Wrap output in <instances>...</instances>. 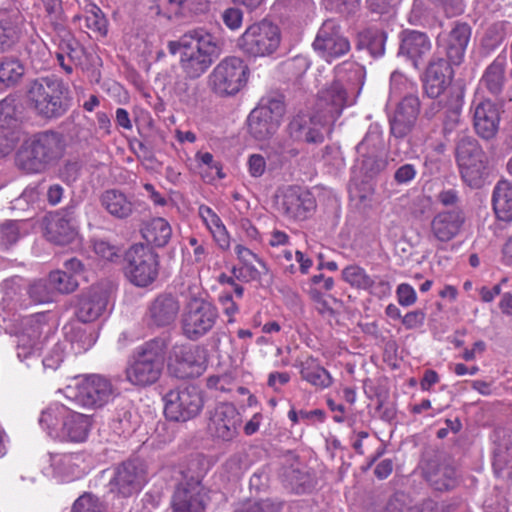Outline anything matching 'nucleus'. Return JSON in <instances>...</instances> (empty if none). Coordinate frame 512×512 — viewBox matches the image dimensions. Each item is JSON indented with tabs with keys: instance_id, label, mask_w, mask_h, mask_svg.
Returning <instances> with one entry per match:
<instances>
[{
	"instance_id": "338daca9",
	"label": "nucleus",
	"mask_w": 512,
	"mask_h": 512,
	"mask_svg": "<svg viewBox=\"0 0 512 512\" xmlns=\"http://www.w3.org/2000/svg\"><path fill=\"white\" fill-rule=\"evenodd\" d=\"M81 166L78 162L68 161L59 169V177L67 184L74 183L80 176Z\"/></svg>"
},
{
	"instance_id": "f03ea898",
	"label": "nucleus",
	"mask_w": 512,
	"mask_h": 512,
	"mask_svg": "<svg viewBox=\"0 0 512 512\" xmlns=\"http://www.w3.org/2000/svg\"><path fill=\"white\" fill-rule=\"evenodd\" d=\"M170 54L180 52V67L189 79H197L207 72L222 52L219 39L204 27L186 31L178 40L169 41Z\"/></svg>"
},
{
	"instance_id": "ddd939ff",
	"label": "nucleus",
	"mask_w": 512,
	"mask_h": 512,
	"mask_svg": "<svg viewBox=\"0 0 512 512\" xmlns=\"http://www.w3.org/2000/svg\"><path fill=\"white\" fill-rule=\"evenodd\" d=\"M279 44V29L268 21L250 25L238 39L239 49L250 57L271 55Z\"/></svg>"
},
{
	"instance_id": "5fc2aeb1",
	"label": "nucleus",
	"mask_w": 512,
	"mask_h": 512,
	"mask_svg": "<svg viewBox=\"0 0 512 512\" xmlns=\"http://www.w3.org/2000/svg\"><path fill=\"white\" fill-rule=\"evenodd\" d=\"M282 508V502L266 498L256 501H249L245 503L241 508V512H279Z\"/></svg>"
},
{
	"instance_id": "c85d7f7f",
	"label": "nucleus",
	"mask_w": 512,
	"mask_h": 512,
	"mask_svg": "<svg viewBox=\"0 0 512 512\" xmlns=\"http://www.w3.org/2000/svg\"><path fill=\"white\" fill-rule=\"evenodd\" d=\"M465 223L464 213L452 209L437 213L430 223L431 234L435 240L446 243L454 239Z\"/></svg>"
},
{
	"instance_id": "a19ab883",
	"label": "nucleus",
	"mask_w": 512,
	"mask_h": 512,
	"mask_svg": "<svg viewBox=\"0 0 512 512\" xmlns=\"http://www.w3.org/2000/svg\"><path fill=\"white\" fill-rule=\"evenodd\" d=\"M24 73V65L17 58L6 57L0 62V82L6 86L16 85Z\"/></svg>"
},
{
	"instance_id": "bb28decb",
	"label": "nucleus",
	"mask_w": 512,
	"mask_h": 512,
	"mask_svg": "<svg viewBox=\"0 0 512 512\" xmlns=\"http://www.w3.org/2000/svg\"><path fill=\"white\" fill-rule=\"evenodd\" d=\"M471 112L476 133L486 140L493 138L499 129L500 123L498 106L490 100H482L473 103Z\"/></svg>"
},
{
	"instance_id": "9b49d317",
	"label": "nucleus",
	"mask_w": 512,
	"mask_h": 512,
	"mask_svg": "<svg viewBox=\"0 0 512 512\" xmlns=\"http://www.w3.org/2000/svg\"><path fill=\"white\" fill-rule=\"evenodd\" d=\"M249 68L239 57L222 59L208 76L209 88L220 97L234 96L247 84Z\"/></svg>"
},
{
	"instance_id": "864d4df0",
	"label": "nucleus",
	"mask_w": 512,
	"mask_h": 512,
	"mask_svg": "<svg viewBox=\"0 0 512 512\" xmlns=\"http://www.w3.org/2000/svg\"><path fill=\"white\" fill-rule=\"evenodd\" d=\"M21 237L20 223L17 221H6L0 225V246L9 247L15 244Z\"/></svg>"
},
{
	"instance_id": "473e14b6",
	"label": "nucleus",
	"mask_w": 512,
	"mask_h": 512,
	"mask_svg": "<svg viewBox=\"0 0 512 512\" xmlns=\"http://www.w3.org/2000/svg\"><path fill=\"white\" fill-rule=\"evenodd\" d=\"M295 367L299 369L301 379L317 390L327 389L333 384L331 374L313 356L298 360Z\"/></svg>"
},
{
	"instance_id": "49530a36",
	"label": "nucleus",
	"mask_w": 512,
	"mask_h": 512,
	"mask_svg": "<svg viewBox=\"0 0 512 512\" xmlns=\"http://www.w3.org/2000/svg\"><path fill=\"white\" fill-rule=\"evenodd\" d=\"M67 337L76 353L89 350L96 342L94 333L82 327H72L67 333Z\"/></svg>"
},
{
	"instance_id": "e2e57ef3",
	"label": "nucleus",
	"mask_w": 512,
	"mask_h": 512,
	"mask_svg": "<svg viewBox=\"0 0 512 512\" xmlns=\"http://www.w3.org/2000/svg\"><path fill=\"white\" fill-rule=\"evenodd\" d=\"M188 243L193 248L192 262L195 264L204 263L209 255L207 242L196 236H191L188 238Z\"/></svg>"
},
{
	"instance_id": "423d86ee",
	"label": "nucleus",
	"mask_w": 512,
	"mask_h": 512,
	"mask_svg": "<svg viewBox=\"0 0 512 512\" xmlns=\"http://www.w3.org/2000/svg\"><path fill=\"white\" fill-rule=\"evenodd\" d=\"M169 344L170 336L163 334L138 347L126 367V380L138 387L156 383L162 375Z\"/></svg>"
},
{
	"instance_id": "9d476101",
	"label": "nucleus",
	"mask_w": 512,
	"mask_h": 512,
	"mask_svg": "<svg viewBox=\"0 0 512 512\" xmlns=\"http://www.w3.org/2000/svg\"><path fill=\"white\" fill-rule=\"evenodd\" d=\"M66 398L84 409L96 410L107 405L115 396V388L104 376L92 374L76 379L64 390Z\"/></svg>"
},
{
	"instance_id": "cd10ccee",
	"label": "nucleus",
	"mask_w": 512,
	"mask_h": 512,
	"mask_svg": "<svg viewBox=\"0 0 512 512\" xmlns=\"http://www.w3.org/2000/svg\"><path fill=\"white\" fill-rule=\"evenodd\" d=\"M471 36V28L466 23H456L447 35H439L438 45L453 65H460L464 60L465 51Z\"/></svg>"
},
{
	"instance_id": "603ef678",
	"label": "nucleus",
	"mask_w": 512,
	"mask_h": 512,
	"mask_svg": "<svg viewBox=\"0 0 512 512\" xmlns=\"http://www.w3.org/2000/svg\"><path fill=\"white\" fill-rule=\"evenodd\" d=\"M382 145L381 135L377 131H368L362 141L356 146L358 160L369 155L377 154Z\"/></svg>"
},
{
	"instance_id": "2f4dec72",
	"label": "nucleus",
	"mask_w": 512,
	"mask_h": 512,
	"mask_svg": "<svg viewBox=\"0 0 512 512\" xmlns=\"http://www.w3.org/2000/svg\"><path fill=\"white\" fill-rule=\"evenodd\" d=\"M100 204L110 216L119 220L131 217L136 209L133 198L119 189L105 190L100 196Z\"/></svg>"
},
{
	"instance_id": "a18cd8bd",
	"label": "nucleus",
	"mask_w": 512,
	"mask_h": 512,
	"mask_svg": "<svg viewBox=\"0 0 512 512\" xmlns=\"http://www.w3.org/2000/svg\"><path fill=\"white\" fill-rule=\"evenodd\" d=\"M58 50L66 55L71 63H81L83 48L71 33L64 31L59 40Z\"/></svg>"
},
{
	"instance_id": "f704fd0d",
	"label": "nucleus",
	"mask_w": 512,
	"mask_h": 512,
	"mask_svg": "<svg viewBox=\"0 0 512 512\" xmlns=\"http://www.w3.org/2000/svg\"><path fill=\"white\" fill-rule=\"evenodd\" d=\"M147 243L156 247H164L170 241L172 229L168 221L162 217L153 218L141 229Z\"/></svg>"
},
{
	"instance_id": "8fccbe9b",
	"label": "nucleus",
	"mask_w": 512,
	"mask_h": 512,
	"mask_svg": "<svg viewBox=\"0 0 512 512\" xmlns=\"http://www.w3.org/2000/svg\"><path fill=\"white\" fill-rule=\"evenodd\" d=\"M70 512H106V507L97 495L85 492L74 501Z\"/></svg>"
},
{
	"instance_id": "c756f323",
	"label": "nucleus",
	"mask_w": 512,
	"mask_h": 512,
	"mask_svg": "<svg viewBox=\"0 0 512 512\" xmlns=\"http://www.w3.org/2000/svg\"><path fill=\"white\" fill-rule=\"evenodd\" d=\"M180 311V303L172 294L162 293L148 305L147 316L157 327H167L175 322Z\"/></svg>"
},
{
	"instance_id": "0eeeda50",
	"label": "nucleus",
	"mask_w": 512,
	"mask_h": 512,
	"mask_svg": "<svg viewBox=\"0 0 512 512\" xmlns=\"http://www.w3.org/2000/svg\"><path fill=\"white\" fill-rule=\"evenodd\" d=\"M26 98L29 108L44 119L62 117L71 104L68 88L55 76L40 77L31 81Z\"/></svg>"
},
{
	"instance_id": "20e7f679",
	"label": "nucleus",
	"mask_w": 512,
	"mask_h": 512,
	"mask_svg": "<svg viewBox=\"0 0 512 512\" xmlns=\"http://www.w3.org/2000/svg\"><path fill=\"white\" fill-rule=\"evenodd\" d=\"M65 149V138L60 132H37L22 144L16 163L26 173H42L64 156Z\"/></svg>"
},
{
	"instance_id": "7c9ffc66",
	"label": "nucleus",
	"mask_w": 512,
	"mask_h": 512,
	"mask_svg": "<svg viewBox=\"0 0 512 512\" xmlns=\"http://www.w3.org/2000/svg\"><path fill=\"white\" fill-rule=\"evenodd\" d=\"M431 48L432 43L424 32L407 29L400 34L399 53L407 56L416 68L419 61L431 51Z\"/></svg>"
},
{
	"instance_id": "5701e85b",
	"label": "nucleus",
	"mask_w": 512,
	"mask_h": 512,
	"mask_svg": "<svg viewBox=\"0 0 512 512\" xmlns=\"http://www.w3.org/2000/svg\"><path fill=\"white\" fill-rule=\"evenodd\" d=\"M78 235V225L74 207H67L47 219V239L58 245L72 243Z\"/></svg>"
},
{
	"instance_id": "2eb2a0df",
	"label": "nucleus",
	"mask_w": 512,
	"mask_h": 512,
	"mask_svg": "<svg viewBox=\"0 0 512 512\" xmlns=\"http://www.w3.org/2000/svg\"><path fill=\"white\" fill-rule=\"evenodd\" d=\"M203 406V394L199 387L182 386L166 394L164 413L170 420L185 422L196 417Z\"/></svg>"
},
{
	"instance_id": "6ab92c4d",
	"label": "nucleus",
	"mask_w": 512,
	"mask_h": 512,
	"mask_svg": "<svg viewBox=\"0 0 512 512\" xmlns=\"http://www.w3.org/2000/svg\"><path fill=\"white\" fill-rule=\"evenodd\" d=\"M313 48L324 60L332 62L349 52L350 43L342 35L339 24L328 19L318 30Z\"/></svg>"
},
{
	"instance_id": "4468645a",
	"label": "nucleus",
	"mask_w": 512,
	"mask_h": 512,
	"mask_svg": "<svg viewBox=\"0 0 512 512\" xmlns=\"http://www.w3.org/2000/svg\"><path fill=\"white\" fill-rule=\"evenodd\" d=\"M206 368V349L200 345L175 344L168 357V370L178 379L200 376Z\"/></svg>"
},
{
	"instance_id": "79ce46f5",
	"label": "nucleus",
	"mask_w": 512,
	"mask_h": 512,
	"mask_svg": "<svg viewBox=\"0 0 512 512\" xmlns=\"http://www.w3.org/2000/svg\"><path fill=\"white\" fill-rule=\"evenodd\" d=\"M198 214L205 223L209 231L216 237L217 234L223 236V247H229V238L224 224L220 217L206 205H200L198 208Z\"/></svg>"
},
{
	"instance_id": "4c0bfd02",
	"label": "nucleus",
	"mask_w": 512,
	"mask_h": 512,
	"mask_svg": "<svg viewBox=\"0 0 512 512\" xmlns=\"http://www.w3.org/2000/svg\"><path fill=\"white\" fill-rule=\"evenodd\" d=\"M493 468L498 476L512 479V436L504 439L495 448Z\"/></svg>"
},
{
	"instance_id": "b1692460",
	"label": "nucleus",
	"mask_w": 512,
	"mask_h": 512,
	"mask_svg": "<svg viewBox=\"0 0 512 512\" xmlns=\"http://www.w3.org/2000/svg\"><path fill=\"white\" fill-rule=\"evenodd\" d=\"M314 207L315 203L311 195L296 186L285 189L278 201L280 213L284 217L295 221L307 219Z\"/></svg>"
},
{
	"instance_id": "f257e3e1",
	"label": "nucleus",
	"mask_w": 512,
	"mask_h": 512,
	"mask_svg": "<svg viewBox=\"0 0 512 512\" xmlns=\"http://www.w3.org/2000/svg\"><path fill=\"white\" fill-rule=\"evenodd\" d=\"M364 84V69L355 62L335 68L334 80L318 93L317 113L323 123H334L344 108L356 103Z\"/></svg>"
},
{
	"instance_id": "09e8293b",
	"label": "nucleus",
	"mask_w": 512,
	"mask_h": 512,
	"mask_svg": "<svg viewBox=\"0 0 512 512\" xmlns=\"http://www.w3.org/2000/svg\"><path fill=\"white\" fill-rule=\"evenodd\" d=\"M386 34L379 29L369 28L362 34V43L374 57L382 56L385 51Z\"/></svg>"
},
{
	"instance_id": "aec40b11",
	"label": "nucleus",
	"mask_w": 512,
	"mask_h": 512,
	"mask_svg": "<svg viewBox=\"0 0 512 512\" xmlns=\"http://www.w3.org/2000/svg\"><path fill=\"white\" fill-rule=\"evenodd\" d=\"M109 291L103 285H93L77 296L75 315L83 323L99 319L108 309Z\"/></svg>"
},
{
	"instance_id": "ea45409f",
	"label": "nucleus",
	"mask_w": 512,
	"mask_h": 512,
	"mask_svg": "<svg viewBox=\"0 0 512 512\" xmlns=\"http://www.w3.org/2000/svg\"><path fill=\"white\" fill-rule=\"evenodd\" d=\"M463 90L456 92L453 103L446 108L442 122V133L445 137L452 134L461 123V110L463 105Z\"/></svg>"
},
{
	"instance_id": "6e6552de",
	"label": "nucleus",
	"mask_w": 512,
	"mask_h": 512,
	"mask_svg": "<svg viewBox=\"0 0 512 512\" xmlns=\"http://www.w3.org/2000/svg\"><path fill=\"white\" fill-rule=\"evenodd\" d=\"M455 159L462 180L471 188H481L489 176V161L477 139L471 135H458Z\"/></svg>"
},
{
	"instance_id": "c03bdc74",
	"label": "nucleus",
	"mask_w": 512,
	"mask_h": 512,
	"mask_svg": "<svg viewBox=\"0 0 512 512\" xmlns=\"http://www.w3.org/2000/svg\"><path fill=\"white\" fill-rule=\"evenodd\" d=\"M48 279L56 294H69L74 292L78 287V281L75 277L66 271L56 270L49 274Z\"/></svg>"
},
{
	"instance_id": "3c124183",
	"label": "nucleus",
	"mask_w": 512,
	"mask_h": 512,
	"mask_svg": "<svg viewBox=\"0 0 512 512\" xmlns=\"http://www.w3.org/2000/svg\"><path fill=\"white\" fill-rule=\"evenodd\" d=\"M49 279H39L29 285L28 294L35 303H49L54 300L55 293L51 289Z\"/></svg>"
},
{
	"instance_id": "6e6d98bb",
	"label": "nucleus",
	"mask_w": 512,
	"mask_h": 512,
	"mask_svg": "<svg viewBox=\"0 0 512 512\" xmlns=\"http://www.w3.org/2000/svg\"><path fill=\"white\" fill-rule=\"evenodd\" d=\"M241 266H234L231 269V273L234 277L242 282L258 281L261 279L263 274H266L264 270L257 269L253 262L241 263Z\"/></svg>"
},
{
	"instance_id": "de8ad7c7",
	"label": "nucleus",
	"mask_w": 512,
	"mask_h": 512,
	"mask_svg": "<svg viewBox=\"0 0 512 512\" xmlns=\"http://www.w3.org/2000/svg\"><path fill=\"white\" fill-rule=\"evenodd\" d=\"M20 118V110L14 97H6L0 101V128L15 127Z\"/></svg>"
},
{
	"instance_id": "37998d69",
	"label": "nucleus",
	"mask_w": 512,
	"mask_h": 512,
	"mask_svg": "<svg viewBox=\"0 0 512 512\" xmlns=\"http://www.w3.org/2000/svg\"><path fill=\"white\" fill-rule=\"evenodd\" d=\"M342 278L351 287L365 290L372 284V276L366 270L356 264L348 265L342 270Z\"/></svg>"
},
{
	"instance_id": "dca6fc26",
	"label": "nucleus",
	"mask_w": 512,
	"mask_h": 512,
	"mask_svg": "<svg viewBox=\"0 0 512 512\" xmlns=\"http://www.w3.org/2000/svg\"><path fill=\"white\" fill-rule=\"evenodd\" d=\"M49 330L44 314H36L21 319L14 333L17 357L24 361L37 355L42 349L44 335Z\"/></svg>"
},
{
	"instance_id": "4d7b16f0",
	"label": "nucleus",
	"mask_w": 512,
	"mask_h": 512,
	"mask_svg": "<svg viewBox=\"0 0 512 512\" xmlns=\"http://www.w3.org/2000/svg\"><path fill=\"white\" fill-rule=\"evenodd\" d=\"M84 19L86 27L90 30L101 36L107 34V20L98 7L94 6Z\"/></svg>"
},
{
	"instance_id": "4be33fe9",
	"label": "nucleus",
	"mask_w": 512,
	"mask_h": 512,
	"mask_svg": "<svg viewBox=\"0 0 512 512\" xmlns=\"http://www.w3.org/2000/svg\"><path fill=\"white\" fill-rule=\"evenodd\" d=\"M241 422V415L233 404L219 403L210 412L208 429L213 436L231 441L237 436Z\"/></svg>"
},
{
	"instance_id": "a878e982",
	"label": "nucleus",
	"mask_w": 512,
	"mask_h": 512,
	"mask_svg": "<svg viewBox=\"0 0 512 512\" xmlns=\"http://www.w3.org/2000/svg\"><path fill=\"white\" fill-rule=\"evenodd\" d=\"M420 111V101L416 95H406L389 118L390 131L396 138L405 137L413 128Z\"/></svg>"
},
{
	"instance_id": "f8f14e48",
	"label": "nucleus",
	"mask_w": 512,
	"mask_h": 512,
	"mask_svg": "<svg viewBox=\"0 0 512 512\" xmlns=\"http://www.w3.org/2000/svg\"><path fill=\"white\" fill-rule=\"evenodd\" d=\"M125 260V274L135 286L147 287L157 279L159 256L151 247L135 244L126 252Z\"/></svg>"
},
{
	"instance_id": "7ed1b4c3",
	"label": "nucleus",
	"mask_w": 512,
	"mask_h": 512,
	"mask_svg": "<svg viewBox=\"0 0 512 512\" xmlns=\"http://www.w3.org/2000/svg\"><path fill=\"white\" fill-rule=\"evenodd\" d=\"M326 124L320 121V114L317 112L312 116L309 113L299 111L291 116L285 129L287 138L276 140L266 148L270 167H282L286 162L298 156L300 151L297 145L301 143H322L324 135L320 127Z\"/></svg>"
},
{
	"instance_id": "680f3d73",
	"label": "nucleus",
	"mask_w": 512,
	"mask_h": 512,
	"mask_svg": "<svg viewBox=\"0 0 512 512\" xmlns=\"http://www.w3.org/2000/svg\"><path fill=\"white\" fill-rule=\"evenodd\" d=\"M65 355V347L61 343H57L44 357L42 363L45 369L56 370L62 363Z\"/></svg>"
},
{
	"instance_id": "bf43d9fd",
	"label": "nucleus",
	"mask_w": 512,
	"mask_h": 512,
	"mask_svg": "<svg viewBox=\"0 0 512 512\" xmlns=\"http://www.w3.org/2000/svg\"><path fill=\"white\" fill-rule=\"evenodd\" d=\"M326 8L342 15H350L357 11L359 0H323Z\"/></svg>"
},
{
	"instance_id": "69168bd1",
	"label": "nucleus",
	"mask_w": 512,
	"mask_h": 512,
	"mask_svg": "<svg viewBox=\"0 0 512 512\" xmlns=\"http://www.w3.org/2000/svg\"><path fill=\"white\" fill-rule=\"evenodd\" d=\"M359 161H361L362 169H364L366 174H368L369 176L378 174L386 167L385 160L378 157L377 154L360 158Z\"/></svg>"
},
{
	"instance_id": "774afa93",
	"label": "nucleus",
	"mask_w": 512,
	"mask_h": 512,
	"mask_svg": "<svg viewBox=\"0 0 512 512\" xmlns=\"http://www.w3.org/2000/svg\"><path fill=\"white\" fill-rule=\"evenodd\" d=\"M385 512H422L416 505L405 503L399 496L391 498L386 506Z\"/></svg>"
},
{
	"instance_id": "58836bf2",
	"label": "nucleus",
	"mask_w": 512,
	"mask_h": 512,
	"mask_svg": "<svg viewBox=\"0 0 512 512\" xmlns=\"http://www.w3.org/2000/svg\"><path fill=\"white\" fill-rule=\"evenodd\" d=\"M506 66V56L498 55L495 60L487 67L482 83L490 93L499 94L504 86V71Z\"/></svg>"
},
{
	"instance_id": "052dcab7",
	"label": "nucleus",
	"mask_w": 512,
	"mask_h": 512,
	"mask_svg": "<svg viewBox=\"0 0 512 512\" xmlns=\"http://www.w3.org/2000/svg\"><path fill=\"white\" fill-rule=\"evenodd\" d=\"M264 152H265V155H267L266 149L264 150ZM266 158H268V156H266ZM248 168H249L250 175L254 178L261 177L265 173L267 168L269 170L275 169V168L270 167L269 159H267V161H266L265 156H263L261 154H252L249 156Z\"/></svg>"
},
{
	"instance_id": "39448f33",
	"label": "nucleus",
	"mask_w": 512,
	"mask_h": 512,
	"mask_svg": "<svg viewBox=\"0 0 512 512\" xmlns=\"http://www.w3.org/2000/svg\"><path fill=\"white\" fill-rule=\"evenodd\" d=\"M39 425L55 440L81 443L86 441L92 427V417L55 402L42 410Z\"/></svg>"
},
{
	"instance_id": "e433bc0d",
	"label": "nucleus",
	"mask_w": 512,
	"mask_h": 512,
	"mask_svg": "<svg viewBox=\"0 0 512 512\" xmlns=\"http://www.w3.org/2000/svg\"><path fill=\"white\" fill-rule=\"evenodd\" d=\"M254 109L281 124L286 113L285 97L278 92H269L260 99Z\"/></svg>"
},
{
	"instance_id": "393cba45",
	"label": "nucleus",
	"mask_w": 512,
	"mask_h": 512,
	"mask_svg": "<svg viewBox=\"0 0 512 512\" xmlns=\"http://www.w3.org/2000/svg\"><path fill=\"white\" fill-rule=\"evenodd\" d=\"M422 469L424 478L435 490L448 491L456 486V470L449 459L437 455L426 460Z\"/></svg>"
},
{
	"instance_id": "13d9d810",
	"label": "nucleus",
	"mask_w": 512,
	"mask_h": 512,
	"mask_svg": "<svg viewBox=\"0 0 512 512\" xmlns=\"http://www.w3.org/2000/svg\"><path fill=\"white\" fill-rule=\"evenodd\" d=\"M415 88V84L408 80V78L398 72L394 71L390 76V95L394 97H399L403 93L413 91Z\"/></svg>"
},
{
	"instance_id": "c9c22d12",
	"label": "nucleus",
	"mask_w": 512,
	"mask_h": 512,
	"mask_svg": "<svg viewBox=\"0 0 512 512\" xmlns=\"http://www.w3.org/2000/svg\"><path fill=\"white\" fill-rule=\"evenodd\" d=\"M280 123L269 116L253 109L248 116L249 133L257 140H265L273 136L280 127Z\"/></svg>"
},
{
	"instance_id": "f3484780",
	"label": "nucleus",
	"mask_w": 512,
	"mask_h": 512,
	"mask_svg": "<svg viewBox=\"0 0 512 512\" xmlns=\"http://www.w3.org/2000/svg\"><path fill=\"white\" fill-rule=\"evenodd\" d=\"M146 482V471L139 460H128L114 468L109 480V491L128 498L137 494Z\"/></svg>"
},
{
	"instance_id": "a211bd4d",
	"label": "nucleus",
	"mask_w": 512,
	"mask_h": 512,
	"mask_svg": "<svg viewBox=\"0 0 512 512\" xmlns=\"http://www.w3.org/2000/svg\"><path fill=\"white\" fill-rule=\"evenodd\" d=\"M209 501L208 490L199 476L184 475L172 497L173 512H202Z\"/></svg>"
},
{
	"instance_id": "1a4fd4ad",
	"label": "nucleus",
	"mask_w": 512,
	"mask_h": 512,
	"mask_svg": "<svg viewBox=\"0 0 512 512\" xmlns=\"http://www.w3.org/2000/svg\"><path fill=\"white\" fill-rule=\"evenodd\" d=\"M219 318L217 306L201 296H191L184 304L181 331L185 338L197 341L215 327Z\"/></svg>"
},
{
	"instance_id": "0e129e2a",
	"label": "nucleus",
	"mask_w": 512,
	"mask_h": 512,
	"mask_svg": "<svg viewBox=\"0 0 512 512\" xmlns=\"http://www.w3.org/2000/svg\"><path fill=\"white\" fill-rule=\"evenodd\" d=\"M398 303L403 307H409L417 301L415 289L407 283H401L396 289Z\"/></svg>"
},
{
	"instance_id": "72a5a7b5",
	"label": "nucleus",
	"mask_w": 512,
	"mask_h": 512,
	"mask_svg": "<svg viewBox=\"0 0 512 512\" xmlns=\"http://www.w3.org/2000/svg\"><path fill=\"white\" fill-rule=\"evenodd\" d=\"M492 204L497 218L512 221V184L507 180L499 181L493 190Z\"/></svg>"
},
{
	"instance_id": "412c9836",
	"label": "nucleus",
	"mask_w": 512,
	"mask_h": 512,
	"mask_svg": "<svg viewBox=\"0 0 512 512\" xmlns=\"http://www.w3.org/2000/svg\"><path fill=\"white\" fill-rule=\"evenodd\" d=\"M452 65L437 55L430 59L423 76V89L429 98H439L450 86L454 78Z\"/></svg>"
}]
</instances>
